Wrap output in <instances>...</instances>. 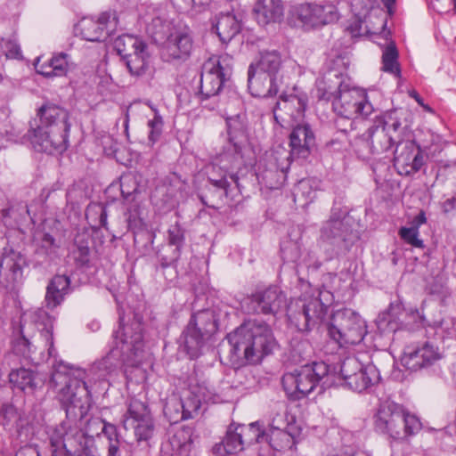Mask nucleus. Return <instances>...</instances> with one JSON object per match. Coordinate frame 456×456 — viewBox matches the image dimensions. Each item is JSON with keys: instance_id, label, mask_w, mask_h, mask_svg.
Listing matches in <instances>:
<instances>
[{"instance_id": "nucleus-1", "label": "nucleus", "mask_w": 456, "mask_h": 456, "mask_svg": "<svg viewBox=\"0 0 456 456\" xmlns=\"http://www.w3.org/2000/svg\"><path fill=\"white\" fill-rule=\"evenodd\" d=\"M53 368V382L57 385L62 377L65 379L59 397L66 412V419L50 436L53 456H101L94 436L100 434L106 421L100 418L84 421L90 397L86 370L63 362L54 363Z\"/></svg>"}, {"instance_id": "nucleus-2", "label": "nucleus", "mask_w": 456, "mask_h": 456, "mask_svg": "<svg viewBox=\"0 0 456 456\" xmlns=\"http://www.w3.org/2000/svg\"><path fill=\"white\" fill-rule=\"evenodd\" d=\"M230 345L229 360L234 368L257 363L276 347L270 326L260 320L245 321L227 335Z\"/></svg>"}, {"instance_id": "nucleus-3", "label": "nucleus", "mask_w": 456, "mask_h": 456, "mask_svg": "<svg viewBox=\"0 0 456 456\" xmlns=\"http://www.w3.org/2000/svg\"><path fill=\"white\" fill-rule=\"evenodd\" d=\"M25 137L37 151L49 154L62 152L68 148L70 128L68 111L55 104H45L37 110Z\"/></svg>"}, {"instance_id": "nucleus-4", "label": "nucleus", "mask_w": 456, "mask_h": 456, "mask_svg": "<svg viewBox=\"0 0 456 456\" xmlns=\"http://www.w3.org/2000/svg\"><path fill=\"white\" fill-rule=\"evenodd\" d=\"M149 31L156 43L163 45V53L167 61H186L193 49L192 32L185 25L156 17L149 26Z\"/></svg>"}, {"instance_id": "nucleus-5", "label": "nucleus", "mask_w": 456, "mask_h": 456, "mask_svg": "<svg viewBox=\"0 0 456 456\" xmlns=\"http://www.w3.org/2000/svg\"><path fill=\"white\" fill-rule=\"evenodd\" d=\"M53 322L54 319L44 309H37L25 314L20 325L21 335L12 344L13 352L25 359H32L36 346L32 345L28 337L30 336L29 329L34 326L38 330L40 338L45 342V347L48 351V355L51 357L54 356Z\"/></svg>"}, {"instance_id": "nucleus-6", "label": "nucleus", "mask_w": 456, "mask_h": 456, "mask_svg": "<svg viewBox=\"0 0 456 456\" xmlns=\"http://www.w3.org/2000/svg\"><path fill=\"white\" fill-rule=\"evenodd\" d=\"M327 332L330 339L344 347L360 344L367 334V325L358 313L344 308L331 315Z\"/></svg>"}, {"instance_id": "nucleus-7", "label": "nucleus", "mask_w": 456, "mask_h": 456, "mask_svg": "<svg viewBox=\"0 0 456 456\" xmlns=\"http://www.w3.org/2000/svg\"><path fill=\"white\" fill-rule=\"evenodd\" d=\"M217 324L211 310L193 314L181 335L180 346L190 359L198 358L208 338L216 332Z\"/></svg>"}, {"instance_id": "nucleus-8", "label": "nucleus", "mask_w": 456, "mask_h": 456, "mask_svg": "<svg viewBox=\"0 0 456 456\" xmlns=\"http://www.w3.org/2000/svg\"><path fill=\"white\" fill-rule=\"evenodd\" d=\"M120 326L113 337L115 348L110 354L120 357L129 365H137L141 362V354L143 351L144 342L142 323L137 317H134L130 323L125 324L124 318L119 317Z\"/></svg>"}, {"instance_id": "nucleus-9", "label": "nucleus", "mask_w": 456, "mask_h": 456, "mask_svg": "<svg viewBox=\"0 0 456 456\" xmlns=\"http://www.w3.org/2000/svg\"><path fill=\"white\" fill-rule=\"evenodd\" d=\"M329 373V366L323 362H315L285 373L281 384L290 400H299L310 394Z\"/></svg>"}, {"instance_id": "nucleus-10", "label": "nucleus", "mask_w": 456, "mask_h": 456, "mask_svg": "<svg viewBox=\"0 0 456 456\" xmlns=\"http://www.w3.org/2000/svg\"><path fill=\"white\" fill-rule=\"evenodd\" d=\"M334 111L339 116L336 125L341 121H349L350 130H355L360 121L358 117H367L371 114L373 107L368 101L367 94L359 88L349 87L341 92L332 102Z\"/></svg>"}, {"instance_id": "nucleus-11", "label": "nucleus", "mask_w": 456, "mask_h": 456, "mask_svg": "<svg viewBox=\"0 0 456 456\" xmlns=\"http://www.w3.org/2000/svg\"><path fill=\"white\" fill-rule=\"evenodd\" d=\"M403 129L397 110L385 113L382 119L370 126L364 134L370 143V152L380 154L390 150L402 135Z\"/></svg>"}, {"instance_id": "nucleus-12", "label": "nucleus", "mask_w": 456, "mask_h": 456, "mask_svg": "<svg viewBox=\"0 0 456 456\" xmlns=\"http://www.w3.org/2000/svg\"><path fill=\"white\" fill-rule=\"evenodd\" d=\"M328 306L318 297L304 296L288 308V317L300 331H309L324 320Z\"/></svg>"}, {"instance_id": "nucleus-13", "label": "nucleus", "mask_w": 456, "mask_h": 456, "mask_svg": "<svg viewBox=\"0 0 456 456\" xmlns=\"http://www.w3.org/2000/svg\"><path fill=\"white\" fill-rule=\"evenodd\" d=\"M340 375L344 386L349 389L362 393L378 383L379 373L373 364H362L358 358L349 356L343 360Z\"/></svg>"}, {"instance_id": "nucleus-14", "label": "nucleus", "mask_w": 456, "mask_h": 456, "mask_svg": "<svg viewBox=\"0 0 456 456\" xmlns=\"http://www.w3.org/2000/svg\"><path fill=\"white\" fill-rule=\"evenodd\" d=\"M340 209L333 208L330 218L321 228L320 244L330 251V257L348 248L350 229L342 217Z\"/></svg>"}, {"instance_id": "nucleus-15", "label": "nucleus", "mask_w": 456, "mask_h": 456, "mask_svg": "<svg viewBox=\"0 0 456 456\" xmlns=\"http://www.w3.org/2000/svg\"><path fill=\"white\" fill-rule=\"evenodd\" d=\"M224 58L212 56L202 66L200 75V99L207 100L216 96L223 88L231 75V68L224 65Z\"/></svg>"}, {"instance_id": "nucleus-16", "label": "nucleus", "mask_w": 456, "mask_h": 456, "mask_svg": "<svg viewBox=\"0 0 456 456\" xmlns=\"http://www.w3.org/2000/svg\"><path fill=\"white\" fill-rule=\"evenodd\" d=\"M118 17L115 11H106L94 17H84L77 23V29L87 41H101L113 35L118 29Z\"/></svg>"}, {"instance_id": "nucleus-17", "label": "nucleus", "mask_w": 456, "mask_h": 456, "mask_svg": "<svg viewBox=\"0 0 456 456\" xmlns=\"http://www.w3.org/2000/svg\"><path fill=\"white\" fill-rule=\"evenodd\" d=\"M125 429H133L138 442L149 440L154 433V423L149 407L137 399H132L123 417Z\"/></svg>"}, {"instance_id": "nucleus-18", "label": "nucleus", "mask_w": 456, "mask_h": 456, "mask_svg": "<svg viewBox=\"0 0 456 456\" xmlns=\"http://www.w3.org/2000/svg\"><path fill=\"white\" fill-rule=\"evenodd\" d=\"M289 154L285 158L286 163L277 162L276 167L282 173L289 167V159H305L315 145V136L308 124L295 126L289 134Z\"/></svg>"}, {"instance_id": "nucleus-19", "label": "nucleus", "mask_w": 456, "mask_h": 456, "mask_svg": "<svg viewBox=\"0 0 456 456\" xmlns=\"http://www.w3.org/2000/svg\"><path fill=\"white\" fill-rule=\"evenodd\" d=\"M403 406L395 402L382 403L374 417L377 432L387 435L393 439L402 438Z\"/></svg>"}, {"instance_id": "nucleus-20", "label": "nucleus", "mask_w": 456, "mask_h": 456, "mask_svg": "<svg viewBox=\"0 0 456 456\" xmlns=\"http://www.w3.org/2000/svg\"><path fill=\"white\" fill-rule=\"evenodd\" d=\"M346 70L344 58L337 56L332 60V66L317 83V97L320 100L333 102L348 86L344 78Z\"/></svg>"}, {"instance_id": "nucleus-21", "label": "nucleus", "mask_w": 456, "mask_h": 456, "mask_svg": "<svg viewBox=\"0 0 456 456\" xmlns=\"http://www.w3.org/2000/svg\"><path fill=\"white\" fill-rule=\"evenodd\" d=\"M307 95L297 88H293V93L282 94L273 110L274 118L281 126L290 121L300 120L307 104Z\"/></svg>"}, {"instance_id": "nucleus-22", "label": "nucleus", "mask_w": 456, "mask_h": 456, "mask_svg": "<svg viewBox=\"0 0 456 456\" xmlns=\"http://www.w3.org/2000/svg\"><path fill=\"white\" fill-rule=\"evenodd\" d=\"M286 305L285 294L275 286L258 290L247 299L248 314H275Z\"/></svg>"}, {"instance_id": "nucleus-23", "label": "nucleus", "mask_w": 456, "mask_h": 456, "mask_svg": "<svg viewBox=\"0 0 456 456\" xmlns=\"http://www.w3.org/2000/svg\"><path fill=\"white\" fill-rule=\"evenodd\" d=\"M395 145L394 161L402 169L400 172L411 175L420 170L424 165V155L413 140H403L400 135Z\"/></svg>"}, {"instance_id": "nucleus-24", "label": "nucleus", "mask_w": 456, "mask_h": 456, "mask_svg": "<svg viewBox=\"0 0 456 456\" xmlns=\"http://www.w3.org/2000/svg\"><path fill=\"white\" fill-rule=\"evenodd\" d=\"M443 352L431 341L408 346L403 357L404 366L411 370L429 367L442 359Z\"/></svg>"}, {"instance_id": "nucleus-25", "label": "nucleus", "mask_w": 456, "mask_h": 456, "mask_svg": "<svg viewBox=\"0 0 456 456\" xmlns=\"http://www.w3.org/2000/svg\"><path fill=\"white\" fill-rule=\"evenodd\" d=\"M25 256L13 249L4 248L0 258V279L10 286L22 278Z\"/></svg>"}, {"instance_id": "nucleus-26", "label": "nucleus", "mask_w": 456, "mask_h": 456, "mask_svg": "<svg viewBox=\"0 0 456 456\" xmlns=\"http://www.w3.org/2000/svg\"><path fill=\"white\" fill-rule=\"evenodd\" d=\"M37 72L45 77H55L67 76L69 70L74 69V63L69 61V55L65 53L53 54L47 61L41 62L37 58L35 62Z\"/></svg>"}, {"instance_id": "nucleus-27", "label": "nucleus", "mask_w": 456, "mask_h": 456, "mask_svg": "<svg viewBox=\"0 0 456 456\" xmlns=\"http://www.w3.org/2000/svg\"><path fill=\"white\" fill-rule=\"evenodd\" d=\"M248 86L254 97L265 98L273 96L278 92L276 77L254 70V65L248 68Z\"/></svg>"}, {"instance_id": "nucleus-28", "label": "nucleus", "mask_w": 456, "mask_h": 456, "mask_svg": "<svg viewBox=\"0 0 456 456\" xmlns=\"http://www.w3.org/2000/svg\"><path fill=\"white\" fill-rule=\"evenodd\" d=\"M209 183L216 189L222 190L225 197H235L234 191L240 193L239 177L236 175H229L226 170L217 165H211L208 170Z\"/></svg>"}, {"instance_id": "nucleus-29", "label": "nucleus", "mask_w": 456, "mask_h": 456, "mask_svg": "<svg viewBox=\"0 0 456 456\" xmlns=\"http://www.w3.org/2000/svg\"><path fill=\"white\" fill-rule=\"evenodd\" d=\"M168 247H174L169 255L159 253L158 258L162 268L175 264L181 256V250L184 244L185 237L183 229L176 223L171 225L167 231Z\"/></svg>"}, {"instance_id": "nucleus-30", "label": "nucleus", "mask_w": 456, "mask_h": 456, "mask_svg": "<svg viewBox=\"0 0 456 456\" xmlns=\"http://www.w3.org/2000/svg\"><path fill=\"white\" fill-rule=\"evenodd\" d=\"M256 20L258 24L265 26L282 20L284 7L281 0H257L254 6Z\"/></svg>"}, {"instance_id": "nucleus-31", "label": "nucleus", "mask_w": 456, "mask_h": 456, "mask_svg": "<svg viewBox=\"0 0 456 456\" xmlns=\"http://www.w3.org/2000/svg\"><path fill=\"white\" fill-rule=\"evenodd\" d=\"M214 28L223 43L230 42L241 28L240 19L232 11L216 15Z\"/></svg>"}, {"instance_id": "nucleus-32", "label": "nucleus", "mask_w": 456, "mask_h": 456, "mask_svg": "<svg viewBox=\"0 0 456 456\" xmlns=\"http://www.w3.org/2000/svg\"><path fill=\"white\" fill-rule=\"evenodd\" d=\"M70 284L66 275H55L46 288L45 303L49 308H54L64 299Z\"/></svg>"}, {"instance_id": "nucleus-33", "label": "nucleus", "mask_w": 456, "mask_h": 456, "mask_svg": "<svg viewBox=\"0 0 456 456\" xmlns=\"http://www.w3.org/2000/svg\"><path fill=\"white\" fill-rule=\"evenodd\" d=\"M244 448L241 436L237 425L231 424L228 427L226 435L221 444L215 446L217 456H225V454H235Z\"/></svg>"}, {"instance_id": "nucleus-34", "label": "nucleus", "mask_w": 456, "mask_h": 456, "mask_svg": "<svg viewBox=\"0 0 456 456\" xmlns=\"http://www.w3.org/2000/svg\"><path fill=\"white\" fill-rule=\"evenodd\" d=\"M300 431L299 428H290L289 431H268L265 443L276 451L291 449L297 443V437L299 436Z\"/></svg>"}, {"instance_id": "nucleus-35", "label": "nucleus", "mask_w": 456, "mask_h": 456, "mask_svg": "<svg viewBox=\"0 0 456 456\" xmlns=\"http://www.w3.org/2000/svg\"><path fill=\"white\" fill-rule=\"evenodd\" d=\"M123 61L132 76L142 77L144 75L150 66V54L147 44L145 47H141L136 52L126 54Z\"/></svg>"}, {"instance_id": "nucleus-36", "label": "nucleus", "mask_w": 456, "mask_h": 456, "mask_svg": "<svg viewBox=\"0 0 456 456\" xmlns=\"http://www.w3.org/2000/svg\"><path fill=\"white\" fill-rule=\"evenodd\" d=\"M322 10L317 6V4L305 3L300 4L296 9V15L298 20L305 28H314L322 27L320 12Z\"/></svg>"}, {"instance_id": "nucleus-37", "label": "nucleus", "mask_w": 456, "mask_h": 456, "mask_svg": "<svg viewBox=\"0 0 456 456\" xmlns=\"http://www.w3.org/2000/svg\"><path fill=\"white\" fill-rule=\"evenodd\" d=\"M242 442L245 445L262 444L267 439L266 431L260 422H253L248 425H237Z\"/></svg>"}, {"instance_id": "nucleus-38", "label": "nucleus", "mask_w": 456, "mask_h": 456, "mask_svg": "<svg viewBox=\"0 0 456 456\" xmlns=\"http://www.w3.org/2000/svg\"><path fill=\"white\" fill-rule=\"evenodd\" d=\"M9 381L13 388L33 392L36 388L35 374L32 370L20 368L13 370L9 374Z\"/></svg>"}, {"instance_id": "nucleus-39", "label": "nucleus", "mask_w": 456, "mask_h": 456, "mask_svg": "<svg viewBox=\"0 0 456 456\" xmlns=\"http://www.w3.org/2000/svg\"><path fill=\"white\" fill-rule=\"evenodd\" d=\"M281 64V56L277 52H265L261 53L259 61L254 65V70L276 77Z\"/></svg>"}, {"instance_id": "nucleus-40", "label": "nucleus", "mask_w": 456, "mask_h": 456, "mask_svg": "<svg viewBox=\"0 0 456 456\" xmlns=\"http://www.w3.org/2000/svg\"><path fill=\"white\" fill-rule=\"evenodd\" d=\"M200 387H193L188 390L183 398L179 399L183 409V416L185 419L193 418L194 413L200 410L201 402L204 400V397L200 395Z\"/></svg>"}, {"instance_id": "nucleus-41", "label": "nucleus", "mask_w": 456, "mask_h": 456, "mask_svg": "<svg viewBox=\"0 0 456 456\" xmlns=\"http://www.w3.org/2000/svg\"><path fill=\"white\" fill-rule=\"evenodd\" d=\"M145 45L146 43L142 39L127 34L118 37L114 41V47L122 60L126 58V54L134 53L141 47H145Z\"/></svg>"}, {"instance_id": "nucleus-42", "label": "nucleus", "mask_w": 456, "mask_h": 456, "mask_svg": "<svg viewBox=\"0 0 456 456\" xmlns=\"http://www.w3.org/2000/svg\"><path fill=\"white\" fill-rule=\"evenodd\" d=\"M382 70L393 74L395 77L401 76V69L398 63V52L394 44H389L383 51Z\"/></svg>"}, {"instance_id": "nucleus-43", "label": "nucleus", "mask_w": 456, "mask_h": 456, "mask_svg": "<svg viewBox=\"0 0 456 456\" xmlns=\"http://www.w3.org/2000/svg\"><path fill=\"white\" fill-rule=\"evenodd\" d=\"M294 201H298L302 206L311 203L316 197V191L310 180H301L293 191Z\"/></svg>"}, {"instance_id": "nucleus-44", "label": "nucleus", "mask_w": 456, "mask_h": 456, "mask_svg": "<svg viewBox=\"0 0 456 456\" xmlns=\"http://www.w3.org/2000/svg\"><path fill=\"white\" fill-rule=\"evenodd\" d=\"M76 249L73 250V257L75 262L80 265H87L90 261L89 244L84 237L77 235L75 238Z\"/></svg>"}, {"instance_id": "nucleus-45", "label": "nucleus", "mask_w": 456, "mask_h": 456, "mask_svg": "<svg viewBox=\"0 0 456 456\" xmlns=\"http://www.w3.org/2000/svg\"><path fill=\"white\" fill-rule=\"evenodd\" d=\"M149 106L154 112V116L148 121V127L150 128L148 140L151 144L153 145L156 142L159 141L162 134L164 121L159 110L151 104H149Z\"/></svg>"}, {"instance_id": "nucleus-46", "label": "nucleus", "mask_w": 456, "mask_h": 456, "mask_svg": "<svg viewBox=\"0 0 456 456\" xmlns=\"http://www.w3.org/2000/svg\"><path fill=\"white\" fill-rule=\"evenodd\" d=\"M2 54L4 55L6 59H22L20 46L14 38L0 39V56Z\"/></svg>"}, {"instance_id": "nucleus-47", "label": "nucleus", "mask_w": 456, "mask_h": 456, "mask_svg": "<svg viewBox=\"0 0 456 456\" xmlns=\"http://www.w3.org/2000/svg\"><path fill=\"white\" fill-rule=\"evenodd\" d=\"M86 216L88 221H94V226L106 228L108 214L104 206L100 204L89 206Z\"/></svg>"}, {"instance_id": "nucleus-48", "label": "nucleus", "mask_w": 456, "mask_h": 456, "mask_svg": "<svg viewBox=\"0 0 456 456\" xmlns=\"http://www.w3.org/2000/svg\"><path fill=\"white\" fill-rule=\"evenodd\" d=\"M245 116L243 114H237L233 117L226 118L228 134L230 140L233 141L244 134L245 132Z\"/></svg>"}, {"instance_id": "nucleus-49", "label": "nucleus", "mask_w": 456, "mask_h": 456, "mask_svg": "<svg viewBox=\"0 0 456 456\" xmlns=\"http://www.w3.org/2000/svg\"><path fill=\"white\" fill-rule=\"evenodd\" d=\"M317 6L322 10L319 14L322 26L333 23L338 20L339 12L338 7L332 2L324 1L317 4Z\"/></svg>"}, {"instance_id": "nucleus-50", "label": "nucleus", "mask_w": 456, "mask_h": 456, "mask_svg": "<svg viewBox=\"0 0 456 456\" xmlns=\"http://www.w3.org/2000/svg\"><path fill=\"white\" fill-rule=\"evenodd\" d=\"M289 415L286 411L276 412L271 420L268 431H289L290 428H298L296 423L289 420Z\"/></svg>"}, {"instance_id": "nucleus-51", "label": "nucleus", "mask_w": 456, "mask_h": 456, "mask_svg": "<svg viewBox=\"0 0 456 456\" xmlns=\"http://www.w3.org/2000/svg\"><path fill=\"white\" fill-rule=\"evenodd\" d=\"M422 428L421 422L414 414L410 413L403 408V423L402 435L404 436L417 434Z\"/></svg>"}, {"instance_id": "nucleus-52", "label": "nucleus", "mask_w": 456, "mask_h": 456, "mask_svg": "<svg viewBox=\"0 0 456 456\" xmlns=\"http://www.w3.org/2000/svg\"><path fill=\"white\" fill-rule=\"evenodd\" d=\"M398 233L405 243L413 248H424V242L419 238V232L417 227H402Z\"/></svg>"}, {"instance_id": "nucleus-53", "label": "nucleus", "mask_w": 456, "mask_h": 456, "mask_svg": "<svg viewBox=\"0 0 456 456\" xmlns=\"http://www.w3.org/2000/svg\"><path fill=\"white\" fill-rule=\"evenodd\" d=\"M164 413L170 421L178 422L186 419L183 416L181 402L178 398H171L164 407Z\"/></svg>"}, {"instance_id": "nucleus-54", "label": "nucleus", "mask_w": 456, "mask_h": 456, "mask_svg": "<svg viewBox=\"0 0 456 456\" xmlns=\"http://www.w3.org/2000/svg\"><path fill=\"white\" fill-rule=\"evenodd\" d=\"M56 248L57 246L55 244L54 238L49 233H44L41 238L40 244L37 248V254L51 256L55 253Z\"/></svg>"}, {"instance_id": "nucleus-55", "label": "nucleus", "mask_w": 456, "mask_h": 456, "mask_svg": "<svg viewBox=\"0 0 456 456\" xmlns=\"http://www.w3.org/2000/svg\"><path fill=\"white\" fill-rule=\"evenodd\" d=\"M281 257L286 262L296 263L300 258V249L297 243L288 241L281 248Z\"/></svg>"}, {"instance_id": "nucleus-56", "label": "nucleus", "mask_w": 456, "mask_h": 456, "mask_svg": "<svg viewBox=\"0 0 456 456\" xmlns=\"http://www.w3.org/2000/svg\"><path fill=\"white\" fill-rule=\"evenodd\" d=\"M121 192L124 196L127 197L138 190V185L135 182V179L133 175H125L121 178Z\"/></svg>"}, {"instance_id": "nucleus-57", "label": "nucleus", "mask_w": 456, "mask_h": 456, "mask_svg": "<svg viewBox=\"0 0 456 456\" xmlns=\"http://www.w3.org/2000/svg\"><path fill=\"white\" fill-rule=\"evenodd\" d=\"M210 0H171L172 4L182 11H188L196 6H204Z\"/></svg>"}, {"instance_id": "nucleus-58", "label": "nucleus", "mask_w": 456, "mask_h": 456, "mask_svg": "<svg viewBox=\"0 0 456 456\" xmlns=\"http://www.w3.org/2000/svg\"><path fill=\"white\" fill-rule=\"evenodd\" d=\"M12 140H14L13 133L6 124L0 121V149Z\"/></svg>"}, {"instance_id": "nucleus-59", "label": "nucleus", "mask_w": 456, "mask_h": 456, "mask_svg": "<svg viewBox=\"0 0 456 456\" xmlns=\"http://www.w3.org/2000/svg\"><path fill=\"white\" fill-rule=\"evenodd\" d=\"M101 432L104 434V436L109 440V443L119 440V435L117 427L111 423H104Z\"/></svg>"}, {"instance_id": "nucleus-60", "label": "nucleus", "mask_w": 456, "mask_h": 456, "mask_svg": "<svg viewBox=\"0 0 456 456\" xmlns=\"http://www.w3.org/2000/svg\"><path fill=\"white\" fill-rule=\"evenodd\" d=\"M1 216L4 223H7L9 220H17V205H9L7 208H4L1 210Z\"/></svg>"}, {"instance_id": "nucleus-61", "label": "nucleus", "mask_w": 456, "mask_h": 456, "mask_svg": "<svg viewBox=\"0 0 456 456\" xmlns=\"http://www.w3.org/2000/svg\"><path fill=\"white\" fill-rule=\"evenodd\" d=\"M14 456H40L37 448L34 445H25L20 448Z\"/></svg>"}, {"instance_id": "nucleus-62", "label": "nucleus", "mask_w": 456, "mask_h": 456, "mask_svg": "<svg viewBox=\"0 0 456 456\" xmlns=\"http://www.w3.org/2000/svg\"><path fill=\"white\" fill-rule=\"evenodd\" d=\"M128 227L130 229H140L143 226V222L141 217L135 216L134 214L130 213L127 217Z\"/></svg>"}, {"instance_id": "nucleus-63", "label": "nucleus", "mask_w": 456, "mask_h": 456, "mask_svg": "<svg viewBox=\"0 0 456 456\" xmlns=\"http://www.w3.org/2000/svg\"><path fill=\"white\" fill-rule=\"evenodd\" d=\"M442 208L444 213H451L452 211H456V196L446 200L443 203Z\"/></svg>"}, {"instance_id": "nucleus-64", "label": "nucleus", "mask_w": 456, "mask_h": 456, "mask_svg": "<svg viewBox=\"0 0 456 456\" xmlns=\"http://www.w3.org/2000/svg\"><path fill=\"white\" fill-rule=\"evenodd\" d=\"M119 445V440L110 442L108 446V456H120Z\"/></svg>"}]
</instances>
